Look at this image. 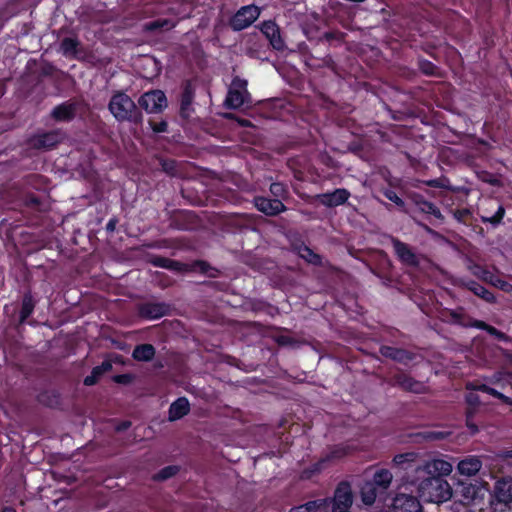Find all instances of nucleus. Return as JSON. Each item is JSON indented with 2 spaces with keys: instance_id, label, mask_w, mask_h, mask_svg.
Wrapping results in <instances>:
<instances>
[{
  "instance_id": "48",
  "label": "nucleus",
  "mask_w": 512,
  "mask_h": 512,
  "mask_svg": "<svg viewBox=\"0 0 512 512\" xmlns=\"http://www.w3.org/2000/svg\"><path fill=\"white\" fill-rule=\"evenodd\" d=\"M134 375L131 373L117 374L113 376V381L117 384L129 385L133 382Z\"/></svg>"
},
{
  "instance_id": "32",
  "label": "nucleus",
  "mask_w": 512,
  "mask_h": 512,
  "mask_svg": "<svg viewBox=\"0 0 512 512\" xmlns=\"http://www.w3.org/2000/svg\"><path fill=\"white\" fill-rule=\"evenodd\" d=\"M474 326H475L476 329H480V330L486 331L490 336L494 337L498 341L507 342L509 340V336L506 333L498 330L497 328H495L494 326L486 323L485 321L477 320L474 323Z\"/></svg>"
},
{
  "instance_id": "30",
  "label": "nucleus",
  "mask_w": 512,
  "mask_h": 512,
  "mask_svg": "<svg viewBox=\"0 0 512 512\" xmlns=\"http://www.w3.org/2000/svg\"><path fill=\"white\" fill-rule=\"evenodd\" d=\"M155 354V347L152 344L145 343L135 346L132 357L136 361L149 362L154 358Z\"/></svg>"
},
{
  "instance_id": "47",
  "label": "nucleus",
  "mask_w": 512,
  "mask_h": 512,
  "mask_svg": "<svg viewBox=\"0 0 512 512\" xmlns=\"http://www.w3.org/2000/svg\"><path fill=\"white\" fill-rule=\"evenodd\" d=\"M325 463H327V461L324 460L323 456L319 461L312 464L309 470H305L303 474L306 475V477H310L311 474L319 473L324 468Z\"/></svg>"
},
{
  "instance_id": "35",
  "label": "nucleus",
  "mask_w": 512,
  "mask_h": 512,
  "mask_svg": "<svg viewBox=\"0 0 512 512\" xmlns=\"http://www.w3.org/2000/svg\"><path fill=\"white\" fill-rule=\"evenodd\" d=\"M326 500H311L302 505L294 506L289 512H323Z\"/></svg>"
},
{
  "instance_id": "59",
  "label": "nucleus",
  "mask_w": 512,
  "mask_h": 512,
  "mask_svg": "<svg viewBox=\"0 0 512 512\" xmlns=\"http://www.w3.org/2000/svg\"><path fill=\"white\" fill-rule=\"evenodd\" d=\"M96 368L101 374H104L112 369V364L110 361L104 360L100 365H97Z\"/></svg>"
},
{
  "instance_id": "43",
  "label": "nucleus",
  "mask_w": 512,
  "mask_h": 512,
  "mask_svg": "<svg viewBox=\"0 0 512 512\" xmlns=\"http://www.w3.org/2000/svg\"><path fill=\"white\" fill-rule=\"evenodd\" d=\"M470 270L474 276H476L484 281H491V277H492L491 272H489L487 269H485L481 265L475 264L470 268Z\"/></svg>"
},
{
  "instance_id": "41",
  "label": "nucleus",
  "mask_w": 512,
  "mask_h": 512,
  "mask_svg": "<svg viewBox=\"0 0 512 512\" xmlns=\"http://www.w3.org/2000/svg\"><path fill=\"white\" fill-rule=\"evenodd\" d=\"M38 399H39V402H41L47 406L53 407L54 405L59 403V394L54 391L53 392H44L38 396Z\"/></svg>"
},
{
  "instance_id": "3",
  "label": "nucleus",
  "mask_w": 512,
  "mask_h": 512,
  "mask_svg": "<svg viewBox=\"0 0 512 512\" xmlns=\"http://www.w3.org/2000/svg\"><path fill=\"white\" fill-rule=\"evenodd\" d=\"M248 82L245 79L235 76L232 79L231 86L228 90L225 106L228 109H239L244 105L249 106L251 101V95L247 90Z\"/></svg>"
},
{
  "instance_id": "5",
  "label": "nucleus",
  "mask_w": 512,
  "mask_h": 512,
  "mask_svg": "<svg viewBox=\"0 0 512 512\" xmlns=\"http://www.w3.org/2000/svg\"><path fill=\"white\" fill-rule=\"evenodd\" d=\"M200 226V219L189 210L173 211L169 217V228L179 231H193Z\"/></svg>"
},
{
  "instance_id": "49",
  "label": "nucleus",
  "mask_w": 512,
  "mask_h": 512,
  "mask_svg": "<svg viewBox=\"0 0 512 512\" xmlns=\"http://www.w3.org/2000/svg\"><path fill=\"white\" fill-rule=\"evenodd\" d=\"M322 62H323L322 65L324 67H327L329 70H331L335 75H340L338 64L334 61V59L330 55L324 57Z\"/></svg>"
},
{
  "instance_id": "40",
  "label": "nucleus",
  "mask_w": 512,
  "mask_h": 512,
  "mask_svg": "<svg viewBox=\"0 0 512 512\" xmlns=\"http://www.w3.org/2000/svg\"><path fill=\"white\" fill-rule=\"evenodd\" d=\"M505 216V208L503 205H499L494 215L487 217L481 216V221L483 223H490L493 226L499 225Z\"/></svg>"
},
{
  "instance_id": "61",
  "label": "nucleus",
  "mask_w": 512,
  "mask_h": 512,
  "mask_svg": "<svg viewBox=\"0 0 512 512\" xmlns=\"http://www.w3.org/2000/svg\"><path fill=\"white\" fill-rule=\"evenodd\" d=\"M427 184L431 187L435 188H444V180L443 179H433L427 182Z\"/></svg>"
},
{
  "instance_id": "12",
  "label": "nucleus",
  "mask_w": 512,
  "mask_h": 512,
  "mask_svg": "<svg viewBox=\"0 0 512 512\" xmlns=\"http://www.w3.org/2000/svg\"><path fill=\"white\" fill-rule=\"evenodd\" d=\"M391 243L394 249V253L397 259L407 267L416 268L419 266L420 261L417 254L413 251V249L405 242L400 239L390 236Z\"/></svg>"
},
{
  "instance_id": "23",
  "label": "nucleus",
  "mask_w": 512,
  "mask_h": 512,
  "mask_svg": "<svg viewBox=\"0 0 512 512\" xmlns=\"http://www.w3.org/2000/svg\"><path fill=\"white\" fill-rule=\"evenodd\" d=\"M482 468V461L478 456H468L462 459L457 466V470L461 475L474 476Z\"/></svg>"
},
{
  "instance_id": "42",
  "label": "nucleus",
  "mask_w": 512,
  "mask_h": 512,
  "mask_svg": "<svg viewBox=\"0 0 512 512\" xmlns=\"http://www.w3.org/2000/svg\"><path fill=\"white\" fill-rule=\"evenodd\" d=\"M382 194L385 198H387L389 201L393 202L396 206H398L401 209H404L405 202L404 200L398 196V194L392 190V189H384L382 191Z\"/></svg>"
},
{
  "instance_id": "62",
  "label": "nucleus",
  "mask_w": 512,
  "mask_h": 512,
  "mask_svg": "<svg viewBox=\"0 0 512 512\" xmlns=\"http://www.w3.org/2000/svg\"><path fill=\"white\" fill-rule=\"evenodd\" d=\"M130 426H131V422L128 420H125V421H122L121 423H119L116 429H117V431H125L128 428H130Z\"/></svg>"
},
{
  "instance_id": "20",
  "label": "nucleus",
  "mask_w": 512,
  "mask_h": 512,
  "mask_svg": "<svg viewBox=\"0 0 512 512\" xmlns=\"http://www.w3.org/2000/svg\"><path fill=\"white\" fill-rule=\"evenodd\" d=\"M78 104L74 101H65L56 105L51 111V117L57 122H71L76 117Z\"/></svg>"
},
{
  "instance_id": "13",
  "label": "nucleus",
  "mask_w": 512,
  "mask_h": 512,
  "mask_svg": "<svg viewBox=\"0 0 512 512\" xmlns=\"http://www.w3.org/2000/svg\"><path fill=\"white\" fill-rule=\"evenodd\" d=\"M491 498L498 504L509 506L512 504V477L504 476L498 478L491 493Z\"/></svg>"
},
{
  "instance_id": "54",
  "label": "nucleus",
  "mask_w": 512,
  "mask_h": 512,
  "mask_svg": "<svg viewBox=\"0 0 512 512\" xmlns=\"http://www.w3.org/2000/svg\"><path fill=\"white\" fill-rule=\"evenodd\" d=\"M194 267L203 274H208L210 270L216 271L206 261L197 260L194 262Z\"/></svg>"
},
{
  "instance_id": "6",
  "label": "nucleus",
  "mask_w": 512,
  "mask_h": 512,
  "mask_svg": "<svg viewBox=\"0 0 512 512\" xmlns=\"http://www.w3.org/2000/svg\"><path fill=\"white\" fill-rule=\"evenodd\" d=\"M65 134L60 129L37 133L28 140L30 147L37 150H51L63 141Z\"/></svg>"
},
{
  "instance_id": "1",
  "label": "nucleus",
  "mask_w": 512,
  "mask_h": 512,
  "mask_svg": "<svg viewBox=\"0 0 512 512\" xmlns=\"http://www.w3.org/2000/svg\"><path fill=\"white\" fill-rule=\"evenodd\" d=\"M392 468L404 489L414 487L418 497L425 502L441 503L452 496V489L445 479L452 472V465L448 461L433 459L421 464L417 454L409 452L396 455Z\"/></svg>"
},
{
  "instance_id": "57",
  "label": "nucleus",
  "mask_w": 512,
  "mask_h": 512,
  "mask_svg": "<svg viewBox=\"0 0 512 512\" xmlns=\"http://www.w3.org/2000/svg\"><path fill=\"white\" fill-rule=\"evenodd\" d=\"M486 394H489V395L493 396L494 398H497L502 403H504V401L508 400V396L504 395L503 393L499 392L498 390H496L490 386L488 387Z\"/></svg>"
},
{
  "instance_id": "4",
  "label": "nucleus",
  "mask_w": 512,
  "mask_h": 512,
  "mask_svg": "<svg viewBox=\"0 0 512 512\" xmlns=\"http://www.w3.org/2000/svg\"><path fill=\"white\" fill-rule=\"evenodd\" d=\"M408 199L414 205L417 212L427 216L431 224L437 225L444 222V216L440 209L433 202L428 201L423 194L411 192L408 194Z\"/></svg>"
},
{
  "instance_id": "45",
  "label": "nucleus",
  "mask_w": 512,
  "mask_h": 512,
  "mask_svg": "<svg viewBox=\"0 0 512 512\" xmlns=\"http://www.w3.org/2000/svg\"><path fill=\"white\" fill-rule=\"evenodd\" d=\"M102 375L95 366L92 368L91 373L84 378L83 384L85 386H93L98 383Z\"/></svg>"
},
{
  "instance_id": "11",
  "label": "nucleus",
  "mask_w": 512,
  "mask_h": 512,
  "mask_svg": "<svg viewBox=\"0 0 512 512\" xmlns=\"http://www.w3.org/2000/svg\"><path fill=\"white\" fill-rule=\"evenodd\" d=\"M441 315L444 322L463 328H475L474 323L478 320L471 317L462 306H458L455 309L445 308L442 310Z\"/></svg>"
},
{
  "instance_id": "27",
  "label": "nucleus",
  "mask_w": 512,
  "mask_h": 512,
  "mask_svg": "<svg viewBox=\"0 0 512 512\" xmlns=\"http://www.w3.org/2000/svg\"><path fill=\"white\" fill-rule=\"evenodd\" d=\"M393 479V474L388 469H378L375 471L371 480H369L375 487H377L382 493H385L389 488Z\"/></svg>"
},
{
  "instance_id": "37",
  "label": "nucleus",
  "mask_w": 512,
  "mask_h": 512,
  "mask_svg": "<svg viewBox=\"0 0 512 512\" xmlns=\"http://www.w3.org/2000/svg\"><path fill=\"white\" fill-rule=\"evenodd\" d=\"M174 26L169 19H155L145 24V30L149 32H156L161 30H169Z\"/></svg>"
},
{
  "instance_id": "52",
  "label": "nucleus",
  "mask_w": 512,
  "mask_h": 512,
  "mask_svg": "<svg viewBox=\"0 0 512 512\" xmlns=\"http://www.w3.org/2000/svg\"><path fill=\"white\" fill-rule=\"evenodd\" d=\"M275 341L279 346H294L297 343L293 337L288 335H279L275 338Z\"/></svg>"
},
{
  "instance_id": "18",
  "label": "nucleus",
  "mask_w": 512,
  "mask_h": 512,
  "mask_svg": "<svg viewBox=\"0 0 512 512\" xmlns=\"http://www.w3.org/2000/svg\"><path fill=\"white\" fill-rule=\"evenodd\" d=\"M350 192L345 188H337L332 192L317 195L320 204L327 208H334L345 204L350 198Z\"/></svg>"
},
{
  "instance_id": "39",
  "label": "nucleus",
  "mask_w": 512,
  "mask_h": 512,
  "mask_svg": "<svg viewBox=\"0 0 512 512\" xmlns=\"http://www.w3.org/2000/svg\"><path fill=\"white\" fill-rule=\"evenodd\" d=\"M271 194L276 197L275 199L286 200L289 197V190L287 185L281 182H273L269 188Z\"/></svg>"
},
{
  "instance_id": "53",
  "label": "nucleus",
  "mask_w": 512,
  "mask_h": 512,
  "mask_svg": "<svg viewBox=\"0 0 512 512\" xmlns=\"http://www.w3.org/2000/svg\"><path fill=\"white\" fill-rule=\"evenodd\" d=\"M488 385L484 384V383H480L478 381H472V382H468L466 384V389L467 390H470V391H480V392H483V393H487V390H488Z\"/></svg>"
},
{
  "instance_id": "25",
  "label": "nucleus",
  "mask_w": 512,
  "mask_h": 512,
  "mask_svg": "<svg viewBox=\"0 0 512 512\" xmlns=\"http://www.w3.org/2000/svg\"><path fill=\"white\" fill-rule=\"evenodd\" d=\"M190 412V403L186 397H179L169 407V420L176 421Z\"/></svg>"
},
{
  "instance_id": "22",
  "label": "nucleus",
  "mask_w": 512,
  "mask_h": 512,
  "mask_svg": "<svg viewBox=\"0 0 512 512\" xmlns=\"http://www.w3.org/2000/svg\"><path fill=\"white\" fill-rule=\"evenodd\" d=\"M60 52L65 57L82 60L84 48L77 37H64L60 42Z\"/></svg>"
},
{
  "instance_id": "21",
  "label": "nucleus",
  "mask_w": 512,
  "mask_h": 512,
  "mask_svg": "<svg viewBox=\"0 0 512 512\" xmlns=\"http://www.w3.org/2000/svg\"><path fill=\"white\" fill-rule=\"evenodd\" d=\"M459 287L472 292L477 297L481 298L487 303L493 304L496 302V297L492 291L488 290L482 284L472 279H460Z\"/></svg>"
},
{
  "instance_id": "46",
  "label": "nucleus",
  "mask_w": 512,
  "mask_h": 512,
  "mask_svg": "<svg viewBox=\"0 0 512 512\" xmlns=\"http://www.w3.org/2000/svg\"><path fill=\"white\" fill-rule=\"evenodd\" d=\"M150 128L155 133H164L168 129V123L165 120L155 121L153 119H149L148 121Z\"/></svg>"
},
{
  "instance_id": "63",
  "label": "nucleus",
  "mask_w": 512,
  "mask_h": 512,
  "mask_svg": "<svg viewBox=\"0 0 512 512\" xmlns=\"http://www.w3.org/2000/svg\"><path fill=\"white\" fill-rule=\"evenodd\" d=\"M466 425L468 427V429L470 430V432L472 434H475L478 432V427L476 424L472 423L470 420H469V417H467V420H466Z\"/></svg>"
},
{
  "instance_id": "51",
  "label": "nucleus",
  "mask_w": 512,
  "mask_h": 512,
  "mask_svg": "<svg viewBox=\"0 0 512 512\" xmlns=\"http://www.w3.org/2000/svg\"><path fill=\"white\" fill-rule=\"evenodd\" d=\"M225 198L234 205H240L243 201L242 196L235 190L227 191Z\"/></svg>"
},
{
  "instance_id": "15",
  "label": "nucleus",
  "mask_w": 512,
  "mask_h": 512,
  "mask_svg": "<svg viewBox=\"0 0 512 512\" xmlns=\"http://www.w3.org/2000/svg\"><path fill=\"white\" fill-rule=\"evenodd\" d=\"M260 31L274 50L283 51L285 49V42L281 36L280 27L275 21H263L260 25Z\"/></svg>"
},
{
  "instance_id": "10",
  "label": "nucleus",
  "mask_w": 512,
  "mask_h": 512,
  "mask_svg": "<svg viewBox=\"0 0 512 512\" xmlns=\"http://www.w3.org/2000/svg\"><path fill=\"white\" fill-rule=\"evenodd\" d=\"M171 305L165 302H143L137 305V314L140 318L146 320H155L169 315Z\"/></svg>"
},
{
  "instance_id": "17",
  "label": "nucleus",
  "mask_w": 512,
  "mask_h": 512,
  "mask_svg": "<svg viewBox=\"0 0 512 512\" xmlns=\"http://www.w3.org/2000/svg\"><path fill=\"white\" fill-rule=\"evenodd\" d=\"M389 384L395 387H399L404 391L413 393H422L424 389L423 383L415 380L413 377L403 371L392 375L389 379Z\"/></svg>"
},
{
  "instance_id": "34",
  "label": "nucleus",
  "mask_w": 512,
  "mask_h": 512,
  "mask_svg": "<svg viewBox=\"0 0 512 512\" xmlns=\"http://www.w3.org/2000/svg\"><path fill=\"white\" fill-rule=\"evenodd\" d=\"M474 326H475L476 329H480V330L486 331L490 336L494 337L498 341L507 342L509 340V336L506 333L498 330L497 328H495L494 326L486 323L485 321L477 320L474 323Z\"/></svg>"
},
{
  "instance_id": "33",
  "label": "nucleus",
  "mask_w": 512,
  "mask_h": 512,
  "mask_svg": "<svg viewBox=\"0 0 512 512\" xmlns=\"http://www.w3.org/2000/svg\"><path fill=\"white\" fill-rule=\"evenodd\" d=\"M474 326H475L476 329H480V330L486 331L490 336L494 337L498 341L507 342L509 340V336L506 333L498 330L497 328H495L494 326L486 323L485 321L477 320L474 323Z\"/></svg>"
},
{
  "instance_id": "7",
  "label": "nucleus",
  "mask_w": 512,
  "mask_h": 512,
  "mask_svg": "<svg viewBox=\"0 0 512 512\" xmlns=\"http://www.w3.org/2000/svg\"><path fill=\"white\" fill-rule=\"evenodd\" d=\"M260 16V9L254 4L242 6L230 19V27L241 31L253 24Z\"/></svg>"
},
{
  "instance_id": "26",
  "label": "nucleus",
  "mask_w": 512,
  "mask_h": 512,
  "mask_svg": "<svg viewBox=\"0 0 512 512\" xmlns=\"http://www.w3.org/2000/svg\"><path fill=\"white\" fill-rule=\"evenodd\" d=\"M149 262L154 267L164 268L170 271L183 272L186 270L184 263L163 256H153L150 258Z\"/></svg>"
},
{
  "instance_id": "38",
  "label": "nucleus",
  "mask_w": 512,
  "mask_h": 512,
  "mask_svg": "<svg viewBox=\"0 0 512 512\" xmlns=\"http://www.w3.org/2000/svg\"><path fill=\"white\" fill-rule=\"evenodd\" d=\"M418 68L426 76H440L439 67L427 59H419Z\"/></svg>"
},
{
  "instance_id": "50",
  "label": "nucleus",
  "mask_w": 512,
  "mask_h": 512,
  "mask_svg": "<svg viewBox=\"0 0 512 512\" xmlns=\"http://www.w3.org/2000/svg\"><path fill=\"white\" fill-rule=\"evenodd\" d=\"M470 215L471 211L468 208L455 209L453 211L454 218L460 223H465L467 217Z\"/></svg>"
},
{
  "instance_id": "9",
  "label": "nucleus",
  "mask_w": 512,
  "mask_h": 512,
  "mask_svg": "<svg viewBox=\"0 0 512 512\" xmlns=\"http://www.w3.org/2000/svg\"><path fill=\"white\" fill-rule=\"evenodd\" d=\"M410 493L398 492L392 503V512H422V505L418 496Z\"/></svg>"
},
{
  "instance_id": "29",
  "label": "nucleus",
  "mask_w": 512,
  "mask_h": 512,
  "mask_svg": "<svg viewBox=\"0 0 512 512\" xmlns=\"http://www.w3.org/2000/svg\"><path fill=\"white\" fill-rule=\"evenodd\" d=\"M36 302L31 292L24 293L21 302V309L19 312V323L23 324L33 314Z\"/></svg>"
},
{
  "instance_id": "60",
  "label": "nucleus",
  "mask_w": 512,
  "mask_h": 512,
  "mask_svg": "<svg viewBox=\"0 0 512 512\" xmlns=\"http://www.w3.org/2000/svg\"><path fill=\"white\" fill-rule=\"evenodd\" d=\"M118 223V219L116 217H112L109 219V221L106 224V231L107 232H114L116 229V225Z\"/></svg>"
},
{
  "instance_id": "55",
  "label": "nucleus",
  "mask_w": 512,
  "mask_h": 512,
  "mask_svg": "<svg viewBox=\"0 0 512 512\" xmlns=\"http://www.w3.org/2000/svg\"><path fill=\"white\" fill-rule=\"evenodd\" d=\"M305 251L308 253L309 255V259L308 261L314 265H320L321 262H322V258L319 254L315 253L312 249H310L309 247H305Z\"/></svg>"
},
{
  "instance_id": "14",
  "label": "nucleus",
  "mask_w": 512,
  "mask_h": 512,
  "mask_svg": "<svg viewBox=\"0 0 512 512\" xmlns=\"http://www.w3.org/2000/svg\"><path fill=\"white\" fill-rule=\"evenodd\" d=\"M195 98V87L191 80H185L182 84V92L180 95L179 115L182 119H189L194 113L192 106Z\"/></svg>"
},
{
  "instance_id": "24",
  "label": "nucleus",
  "mask_w": 512,
  "mask_h": 512,
  "mask_svg": "<svg viewBox=\"0 0 512 512\" xmlns=\"http://www.w3.org/2000/svg\"><path fill=\"white\" fill-rule=\"evenodd\" d=\"M355 450L356 447L353 444H336L329 448L328 452L324 455V460H326L327 462L340 460L348 455H351Z\"/></svg>"
},
{
  "instance_id": "31",
  "label": "nucleus",
  "mask_w": 512,
  "mask_h": 512,
  "mask_svg": "<svg viewBox=\"0 0 512 512\" xmlns=\"http://www.w3.org/2000/svg\"><path fill=\"white\" fill-rule=\"evenodd\" d=\"M474 326H475L476 329H480V330L486 331L490 336L494 337L498 341L507 342L509 340V336L506 333L498 330L497 328H495L494 326L486 323L485 321L477 320L474 323Z\"/></svg>"
},
{
  "instance_id": "16",
  "label": "nucleus",
  "mask_w": 512,
  "mask_h": 512,
  "mask_svg": "<svg viewBox=\"0 0 512 512\" xmlns=\"http://www.w3.org/2000/svg\"><path fill=\"white\" fill-rule=\"evenodd\" d=\"M253 203L258 211L270 217L277 216L287 209L280 199H270L264 196H255Z\"/></svg>"
},
{
  "instance_id": "58",
  "label": "nucleus",
  "mask_w": 512,
  "mask_h": 512,
  "mask_svg": "<svg viewBox=\"0 0 512 512\" xmlns=\"http://www.w3.org/2000/svg\"><path fill=\"white\" fill-rule=\"evenodd\" d=\"M466 402L472 406H478L480 404V398L477 394L469 393L466 396Z\"/></svg>"
},
{
  "instance_id": "44",
  "label": "nucleus",
  "mask_w": 512,
  "mask_h": 512,
  "mask_svg": "<svg viewBox=\"0 0 512 512\" xmlns=\"http://www.w3.org/2000/svg\"><path fill=\"white\" fill-rule=\"evenodd\" d=\"M24 203L27 207L41 210L42 200L39 196L29 193L24 198Z\"/></svg>"
},
{
  "instance_id": "8",
  "label": "nucleus",
  "mask_w": 512,
  "mask_h": 512,
  "mask_svg": "<svg viewBox=\"0 0 512 512\" xmlns=\"http://www.w3.org/2000/svg\"><path fill=\"white\" fill-rule=\"evenodd\" d=\"M138 104L147 113H160L167 107V97L162 90H151L140 96Z\"/></svg>"
},
{
  "instance_id": "28",
  "label": "nucleus",
  "mask_w": 512,
  "mask_h": 512,
  "mask_svg": "<svg viewBox=\"0 0 512 512\" xmlns=\"http://www.w3.org/2000/svg\"><path fill=\"white\" fill-rule=\"evenodd\" d=\"M383 493L375 487L369 480L365 481L360 488V497L363 504L371 506L375 503L376 498Z\"/></svg>"
},
{
  "instance_id": "2",
  "label": "nucleus",
  "mask_w": 512,
  "mask_h": 512,
  "mask_svg": "<svg viewBox=\"0 0 512 512\" xmlns=\"http://www.w3.org/2000/svg\"><path fill=\"white\" fill-rule=\"evenodd\" d=\"M108 110L120 123L128 122L140 125L143 114L132 98L123 91H115L108 103Z\"/></svg>"
},
{
  "instance_id": "36",
  "label": "nucleus",
  "mask_w": 512,
  "mask_h": 512,
  "mask_svg": "<svg viewBox=\"0 0 512 512\" xmlns=\"http://www.w3.org/2000/svg\"><path fill=\"white\" fill-rule=\"evenodd\" d=\"M179 472L180 466L178 465L165 466L155 473L152 479L156 482H162L176 476Z\"/></svg>"
},
{
  "instance_id": "19",
  "label": "nucleus",
  "mask_w": 512,
  "mask_h": 512,
  "mask_svg": "<svg viewBox=\"0 0 512 512\" xmlns=\"http://www.w3.org/2000/svg\"><path fill=\"white\" fill-rule=\"evenodd\" d=\"M379 352L383 357L403 365H408L416 357V354L412 351L388 345H382L379 349Z\"/></svg>"
},
{
  "instance_id": "56",
  "label": "nucleus",
  "mask_w": 512,
  "mask_h": 512,
  "mask_svg": "<svg viewBox=\"0 0 512 512\" xmlns=\"http://www.w3.org/2000/svg\"><path fill=\"white\" fill-rule=\"evenodd\" d=\"M209 286L218 291H227L229 288V283L226 281H211L209 282Z\"/></svg>"
},
{
  "instance_id": "64",
  "label": "nucleus",
  "mask_w": 512,
  "mask_h": 512,
  "mask_svg": "<svg viewBox=\"0 0 512 512\" xmlns=\"http://www.w3.org/2000/svg\"><path fill=\"white\" fill-rule=\"evenodd\" d=\"M1 512H17V511L12 506H4V507H2Z\"/></svg>"
}]
</instances>
